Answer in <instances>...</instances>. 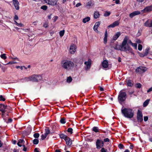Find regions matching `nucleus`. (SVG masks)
<instances>
[{
	"instance_id": "2eb2a0df",
	"label": "nucleus",
	"mask_w": 152,
	"mask_h": 152,
	"mask_svg": "<svg viewBox=\"0 0 152 152\" xmlns=\"http://www.w3.org/2000/svg\"><path fill=\"white\" fill-rule=\"evenodd\" d=\"M15 9L18 10L19 9V3L18 0H12Z\"/></svg>"
},
{
	"instance_id": "a18cd8bd",
	"label": "nucleus",
	"mask_w": 152,
	"mask_h": 152,
	"mask_svg": "<svg viewBox=\"0 0 152 152\" xmlns=\"http://www.w3.org/2000/svg\"><path fill=\"white\" fill-rule=\"evenodd\" d=\"M142 45L140 44H139L138 45V50H139L141 51L142 50Z\"/></svg>"
},
{
	"instance_id": "e433bc0d",
	"label": "nucleus",
	"mask_w": 152,
	"mask_h": 152,
	"mask_svg": "<svg viewBox=\"0 0 152 152\" xmlns=\"http://www.w3.org/2000/svg\"><path fill=\"white\" fill-rule=\"evenodd\" d=\"M64 30H63L62 31H60L59 32L60 36L61 37L63 36L64 34Z\"/></svg>"
},
{
	"instance_id": "0e129e2a",
	"label": "nucleus",
	"mask_w": 152,
	"mask_h": 152,
	"mask_svg": "<svg viewBox=\"0 0 152 152\" xmlns=\"http://www.w3.org/2000/svg\"><path fill=\"white\" fill-rule=\"evenodd\" d=\"M23 142H24V140L23 139H20L19 140L18 142L20 143H23Z\"/></svg>"
},
{
	"instance_id": "f03ea898",
	"label": "nucleus",
	"mask_w": 152,
	"mask_h": 152,
	"mask_svg": "<svg viewBox=\"0 0 152 152\" xmlns=\"http://www.w3.org/2000/svg\"><path fill=\"white\" fill-rule=\"evenodd\" d=\"M73 62L70 60H65L61 61V65L63 68L69 71L72 69L74 66Z\"/></svg>"
},
{
	"instance_id": "f8f14e48",
	"label": "nucleus",
	"mask_w": 152,
	"mask_h": 152,
	"mask_svg": "<svg viewBox=\"0 0 152 152\" xmlns=\"http://www.w3.org/2000/svg\"><path fill=\"white\" fill-rule=\"evenodd\" d=\"M152 11V5L145 7L143 10H141L143 13L148 12Z\"/></svg>"
},
{
	"instance_id": "603ef678",
	"label": "nucleus",
	"mask_w": 152,
	"mask_h": 152,
	"mask_svg": "<svg viewBox=\"0 0 152 152\" xmlns=\"http://www.w3.org/2000/svg\"><path fill=\"white\" fill-rule=\"evenodd\" d=\"M100 22L99 21H98V22H96L95 23V24L94 25H95V26H96L98 27L100 25Z\"/></svg>"
},
{
	"instance_id": "338daca9",
	"label": "nucleus",
	"mask_w": 152,
	"mask_h": 152,
	"mask_svg": "<svg viewBox=\"0 0 152 152\" xmlns=\"http://www.w3.org/2000/svg\"><path fill=\"white\" fill-rule=\"evenodd\" d=\"M136 42L138 43H140L141 41L140 39H137L136 40Z\"/></svg>"
},
{
	"instance_id": "cd10ccee",
	"label": "nucleus",
	"mask_w": 152,
	"mask_h": 152,
	"mask_svg": "<svg viewBox=\"0 0 152 152\" xmlns=\"http://www.w3.org/2000/svg\"><path fill=\"white\" fill-rule=\"evenodd\" d=\"M72 81V78L71 76H69L67 77L66 80V82L68 83L71 82Z\"/></svg>"
},
{
	"instance_id": "6e6552de",
	"label": "nucleus",
	"mask_w": 152,
	"mask_h": 152,
	"mask_svg": "<svg viewBox=\"0 0 152 152\" xmlns=\"http://www.w3.org/2000/svg\"><path fill=\"white\" fill-rule=\"evenodd\" d=\"M137 118L138 122H141L143 121V115L142 112L139 110L137 111Z\"/></svg>"
},
{
	"instance_id": "a211bd4d",
	"label": "nucleus",
	"mask_w": 152,
	"mask_h": 152,
	"mask_svg": "<svg viewBox=\"0 0 152 152\" xmlns=\"http://www.w3.org/2000/svg\"><path fill=\"white\" fill-rule=\"evenodd\" d=\"M66 142V144L68 145H71L72 143V140L68 137L65 140Z\"/></svg>"
},
{
	"instance_id": "b1692460",
	"label": "nucleus",
	"mask_w": 152,
	"mask_h": 152,
	"mask_svg": "<svg viewBox=\"0 0 152 152\" xmlns=\"http://www.w3.org/2000/svg\"><path fill=\"white\" fill-rule=\"evenodd\" d=\"M150 47H147L145 50V52L144 53L145 54V55L146 56L148 53L149 52L150 50Z\"/></svg>"
},
{
	"instance_id": "c756f323",
	"label": "nucleus",
	"mask_w": 152,
	"mask_h": 152,
	"mask_svg": "<svg viewBox=\"0 0 152 152\" xmlns=\"http://www.w3.org/2000/svg\"><path fill=\"white\" fill-rule=\"evenodd\" d=\"M92 130L95 132H98L99 131L98 128L96 126H94Z\"/></svg>"
},
{
	"instance_id": "6e6d98bb",
	"label": "nucleus",
	"mask_w": 152,
	"mask_h": 152,
	"mask_svg": "<svg viewBox=\"0 0 152 152\" xmlns=\"http://www.w3.org/2000/svg\"><path fill=\"white\" fill-rule=\"evenodd\" d=\"M139 55H140V56L141 57H143L145 56H146L145 55V54L144 53H139Z\"/></svg>"
},
{
	"instance_id": "4468645a",
	"label": "nucleus",
	"mask_w": 152,
	"mask_h": 152,
	"mask_svg": "<svg viewBox=\"0 0 152 152\" xmlns=\"http://www.w3.org/2000/svg\"><path fill=\"white\" fill-rule=\"evenodd\" d=\"M120 23V22L119 20H116L113 23L109 25L107 27L108 28H114L115 27L118 26Z\"/></svg>"
},
{
	"instance_id": "7ed1b4c3",
	"label": "nucleus",
	"mask_w": 152,
	"mask_h": 152,
	"mask_svg": "<svg viewBox=\"0 0 152 152\" xmlns=\"http://www.w3.org/2000/svg\"><path fill=\"white\" fill-rule=\"evenodd\" d=\"M121 112L124 116L127 118H131L134 115V112L131 108H122L121 110Z\"/></svg>"
},
{
	"instance_id": "ea45409f",
	"label": "nucleus",
	"mask_w": 152,
	"mask_h": 152,
	"mask_svg": "<svg viewBox=\"0 0 152 152\" xmlns=\"http://www.w3.org/2000/svg\"><path fill=\"white\" fill-rule=\"evenodd\" d=\"M47 136V135L44 134H42L41 136V139L42 140H44L45 138Z\"/></svg>"
},
{
	"instance_id": "052dcab7",
	"label": "nucleus",
	"mask_w": 152,
	"mask_h": 152,
	"mask_svg": "<svg viewBox=\"0 0 152 152\" xmlns=\"http://www.w3.org/2000/svg\"><path fill=\"white\" fill-rule=\"evenodd\" d=\"M23 150L24 151H27V148L26 147L25 145H23Z\"/></svg>"
},
{
	"instance_id": "c85d7f7f",
	"label": "nucleus",
	"mask_w": 152,
	"mask_h": 152,
	"mask_svg": "<svg viewBox=\"0 0 152 152\" xmlns=\"http://www.w3.org/2000/svg\"><path fill=\"white\" fill-rule=\"evenodd\" d=\"M36 77L37 79V82L39 80H40L42 79L41 76L39 75H36Z\"/></svg>"
},
{
	"instance_id": "dca6fc26",
	"label": "nucleus",
	"mask_w": 152,
	"mask_h": 152,
	"mask_svg": "<svg viewBox=\"0 0 152 152\" xmlns=\"http://www.w3.org/2000/svg\"><path fill=\"white\" fill-rule=\"evenodd\" d=\"M140 12L139 11H136L130 14L129 16L131 18H132L134 16L139 15L140 14Z\"/></svg>"
},
{
	"instance_id": "ddd939ff",
	"label": "nucleus",
	"mask_w": 152,
	"mask_h": 152,
	"mask_svg": "<svg viewBox=\"0 0 152 152\" xmlns=\"http://www.w3.org/2000/svg\"><path fill=\"white\" fill-rule=\"evenodd\" d=\"M76 46L74 44H72L70 46L69 51L72 54H73L75 53L76 51Z\"/></svg>"
},
{
	"instance_id": "f3484780",
	"label": "nucleus",
	"mask_w": 152,
	"mask_h": 152,
	"mask_svg": "<svg viewBox=\"0 0 152 152\" xmlns=\"http://www.w3.org/2000/svg\"><path fill=\"white\" fill-rule=\"evenodd\" d=\"M144 25L145 26L149 27H152V20L149 21L148 20L145 23Z\"/></svg>"
},
{
	"instance_id": "79ce46f5",
	"label": "nucleus",
	"mask_w": 152,
	"mask_h": 152,
	"mask_svg": "<svg viewBox=\"0 0 152 152\" xmlns=\"http://www.w3.org/2000/svg\"><path fill=\"white\" fill-rule=\"evenodd\" d=\"M67 132L72 134L73 133V129L71 128H69L67 129Z\"/></svg>"
},
{
	"instance_id": "58836bf2",
	"label": "nucleus",
	"mask_w": 152,
	"mask_h": 152,
	"mask_svg": "<svg viewBox=\"0 0 152 152\" xmlns=\"http://www.w3.org/2000/svg\"><path fill=\"white\" fill-rule=\"evenodd\" d=\"M48 8V7L46 5H43L41 7V9L44 10H46Z\"/></svg>"
},
{
	"instance_id": "4c0bfd02",
	"label": "nucleus",
	"mask_w": 152,
	"mask_h": 152,
	"mask_svg": "<svg viewBox=\"0 0 152 152\" xmlns=\"http://www.w3.org/2000/svg\"><path fill=\"white\" fill-rule=\"evenodd\" d=\"M131 45L133 47H134V48L136 49H137V43H132V44Z\"/></svg>"
},
{
	"instance_id": "412c9836",
	"label": "nucleus",
	"mask_w": 152,
	"mask_h": 152,
	"mask_svg": "<svg viewBox=\"0 0 152 152\" xmlns=\"http://www.w3.org/2000/svg\"><path fill=\"white\" fill-rule=\"evenodd\" d=\"M108 34L107 31H106L104 34V44L107 43V40Z\"/></svg>"
},
{
	"instance_id": "2f4dec72",
	"label": "nucleus",
	"mask_w": 152,
	"mask_h": 152,
	"mask_svg": "<svg viewBox=\"0 0 152 152\" xmlns=\"http://www.w3.org/2000/svg\"><path fill=\"white\" fill-rule=\"evenodd\" d=\"M110 12L109 11H106L104 14V16L105 17H107L110 15Z\"/></svg>"
},
{
	"instance_id": "864d4df0",
	"label": "nucleus",
	"mask_w": 152,
	"mask_h": 152,
	"mask_svg": "<svg viewBox=\"0 0 152 152\" xmlns=\"http://www.w3.org/2000/svg\"><path fill=\"white\" fill-rule=\"evenodd\" d=\"M16 67L17 69L20 68L21 70H22L23 69V67L26 69V68L25 66H16Z\"/></svg>"
},
{
	"instance_id": "4d7b16f0",
	"label": "nucleus",
	"mask_w": 152,
	"mask_h": 152,
	"mask_svg": "<svg viewBox=\"0 0 152 152\" xmlns=\"http://www.w3.org/2000/svg\"><path fill=\"white\" fill-rule=\"evenodd\" d=\"M124 145L121 144H119L118 145V147L121 149H122Z\"/></svg>"
},
{
	"instance_id": "680f3d73",
	"label": "nucleus",
	"mask_w": 152,
	"mask_h": 152,
	"mask_svg": "<svg viewBox=\"0 0 152 152\" xmlns=\"http://www.w3.org/2000/svg\"><path fill=\"white\" fill-rule=\"evenodd\" d=\"M113 1H115V3L116 4H119V0H113Z\"/></svg>"
},
{
	"instance_id": "39448f33",
	"label": "nucleus",
	"mask_w": 152,
	"mask_h": 152,
	"mask_svg": "<svg viewBox=\"0 0 152 152\" xmlns=\"http://www.w3.org/2000/svg\"><path fill=\"white\" fill-rule=\"evenodd\" d=\"M126 93L120 91L119 94L118 99L119 102L121 103L124 102L126 99Z\"/></svg>"
},
{
	"instance_id": "09e8293b",
	"label": "nucleus",
	"mask_w": 152,
	"mask_h": 152,
	"mask_svg": "<svg viewBox=\"0 0 152 152\" xmlns=\"http://www.w3.org/2000/svg\"><path fill=\"white\" fill-rule=\"evenodd\" d=\"M17 63V62H15V61H11L9 62H8V63L7 64H7V65L9 64H16Z\"/></svg>"
},
{
	"instance_id": "13d9d810",
	"label": "nucleus",
	"mask_w": 152,
	"mask_h": 152,
	"mask_svg": "<svg viewBox=\"0 0 152 152\" xmlns=\"http://www.w3.org/2000/svg\"><path fill=\"white\" fill-rule=\"evenodd\" d=\"M58 17L57 16H55L53 18V21L54 22H55L58 19Z\"/></svg>"
},
{
	"instance_id": "a878e982",
	"label": "nucleus",
	"mask_w": 152,
	"mask_h": 152,
	"mask_svg": "<svg viewBox=\"0 0 152 152\" xmlns=\"http://www.w3.org/2000/svg\"><path fill=\"white\" fill-rule=\"evenodd\" d=\"M149 102V100L147 99L143 103V107H145L147 106Z\"/></svg>"
},
{
	"instance_id": "5fc2aeb1",
	"label": "nucleus",
	"mask_w": 152,
	"mask_h": 152,
	"mask_svg": "<svg viewBox=\"0 0 152 152\" xmlns=\"http://www.w3.org/2000/svg\"><path fill=\"white\" fill-rule=\"evenodd\" d=\"M98 27L94 25V29L95 31H98L97 30V28Z\"/></svg>"
},
{
	"instance_id": "bf43d9fd",
	"label": "nucleus",
	"mask_w": 152,
	"mask_h": 152,
	"mask_svg": "<svg viewBox=\"0 0 152 152\" xmlns=\"http://www.w3.org/2000/svg\"><path fill=\"white\" fill-rule=\"evenodd\" d=\"M144 119L145 121H146L148 119V118L147 116H144Z\"/></svg>"
},
{
	"instance_id": "a19ab883",
	"label": "nucleus",
	"mask_w": 152,
	"mask_h": 152,
	"mask_svg": "<svg viewBox=\"0 0 152 152\" xmlns=\"http://www.w3.org/2000/svg\"><path fill=\"white\" fill-rule=\"evenodd\" d=\"M33 136L35 138H38L39 136V134L38 133H36L34 134Z\"/></svg>"
},
{
	"instance_id": "393cba45",
	"label": "nucleus",
	"mask_w": 152,
	"mask_h": 152,
	"mask_svg": "<svg viewBox=\"0 0 152 152\" xmlns=\"http://www.w3.org/2000/svg\"><path fill=\"white\" fill-rule=\"evenodd\" d=\"M60 138L61 139H63L65 140L68 137L66 135L61 134L59 135Z\"/></svg>"
},
{
	"instance_id": "f257e3e1",
	"label": "nucleus",
	"mask_w": 152,
	"mask_h": 152,
	"mask_svg": "<svg viewBox=\"0 0 152 152\" xmlns=\"http://www.w3.org/2000/svg\"><path fill=\"white\" fill-rule=\"evenodd\" d=\"M128 39V37H125L121 45H116L114 47V48L117 50L125 52L127 53L132 52V48H130L128 44H127Z\"/></svg>"
},
{
	"instance_id": "49530a36",
	"label": "nucleus",
	"mask_w": 152,
	"mask_h": 152,
	"mask_svg": "<svg viewBox=\"0 0 152 152\" xmlns=\"http://www.w3.org/2000/svg\"><path fill=\"white\" fill-rule=\"evenodd\" d=\"M101 149L100 150L101 152H107V150L105 149L104 148H101Z\"/></svg>"
},
{
	"instance_id": "1a4fd4ad",
	"label": "nucleus",
	"mask_w": 152,
	"mask_h": 152,
	"mask_svg": "<svg viewBox=\"0 0 152 152\" xmlns=\"http://www.w3.org/2000/svg\"><path fill=\"white\" fill-rule=\"evenodd\" d=\"M24 80L26 81H31L33 82H37L36 75H32L29 77H26L24 78Z\"/></svg>"
},
{
	"instance_id": "37998d69",
	"label": "nucleus",
	"mask_w": 152,
	"mask_h": 152,
	"mask_svg": "<svg viewBox=\"0 0 152 152\" xmlns=\"http://www.w3.org/2000/svg\"><path fill=\"white\" fill-rule=\"evenodd\" d=\"M91 2H88L87 3L86 7L87 8H89L91 6Z\"/></svg>"
},
{
	"instance_id": "774afa93",
	"label": "nucleus",
	"mask_w": 152,
	"mask_h": 152,
	"mask_svg": "<svg viewBox=\"0 0 152 152\" xmlns=\"http://www.w3.org/2000/svg\"><path fill=\"white\" fill-rule=\"evenodd\" d=\"M34 152H39L38 148H36L34 150Z\"/></svg>"
},
{
	"instance_id": "f704fd0d",
	"label": "nucleus",
	"mask_w": 152,
	"mask_h": 152,
	"mask_svg": "<svg viewBox=\"0 0 152 152\" xmlns=\"http://www.w3.org/2000/svg\"><path fill=\"white\" fill-rule=\"evenodd\" d=\"M3 59H5L7 58V57L6 56V54L3 53L0 56Z\"/></svg>"
},
{
	"instance_id": "423d86ee",
	"label": "nucleus",
	"mask_w": 152,
	"mask_h": 152,
	"mask_svg": "<svg viewBox=\"0 0 152 152\" xmlns=\"http://www.w3.org/2000/svg\"><path fill=\"white\" fill-rule=\"evenodd\" d=\"M104 144V143L103 140L101 139H97L96 142V148L97 149H100L103 147Z\"/></svg>"
},
{
	"instance_id": "473e14b6",
	"label": "nucleus",
	"mask_w": 152,
	"mask_h": 152,
	"mask_svg": "<svg viewBox=\"0 0 152 152\" xmlns=\"http://www.w3.org/2000/svg\"><path fill=\"white\" fill-rule=\"evenodd\" d=\"M127 85L129 86H132V83L131 82V81L130 80H127Z\"/></svg>"
},
{
	"instance_id": "72a5a7b5",
	"label": "nucleus",
	"mask_w": 152,
	"mask_h": 152,
	"mask_svg": "<svg viewBox=\"0 0 152 152\" xmlns=\"http://www.w3.org/2000/svg\"><path fill=\"white\" fill-rule=\"evenodd\" d=\"M39 142V141L38 139H35L34 140L33 142L34 144L37 145L38 144Z\"/></svg>"
},
{
	"instance_id": "3c124183",
	"label": "nucleus",
	"mask_w": 152,
	"mask_h": 152,
	"mask_svg": "<svg viewBox=\"0 0 152 152\" xmlns=\"http://www.w3.org/2000/svg\"><path fill=\"white\" fill-rule=\"evenodd\" d=\"M110 141V140L108 138H105L103 140V142H109Z\"/></svg>"
},
{
	"instance_id": "4be33fe9",
	"label": "nucleus",
	"mask_w": 152,
	"mask_h": 152,
	"mask_svg": "<svg viewBox=\"0 0 152 152\" xmlns=\"http://www.w3.org/2000/svg\"><path fill=\"white\" fill-rule=\"evenodd\" d=\"M100 16L99 12L98 11H96L94 13V18L95 19H97Z\"/></svg>"
},
{
	"instance_id": "6ab92c4d",
	"label": "nucleus",
	"mask_w": 152,
	"mask_h": 152,
	"mask_svg": "<svg viewBox=\"0 0 152 152\" xmlns=\"http://www.w3.org/2000/svg\"><path fill=\"white\" fill-rule=\"evenodd\" d=\"M102 65L104 68H107L108 66V63L107 60H104L102 63Z\"/></svg>"
},
{
	"instance_id": "5701e85b",
	"label": "nucleus",
	"mask_w": 152,
	"mask_h": 152,
	"mask_svg": "<svg viewBox=\"0 0 152 152\" xmlns=\"http://www.w3.org/2000/svg\"><path fill=\"white\" fill-rule=\"evenodd\" d=\"M90 20V18L89 17H87L83 19V21L84 23H86L88 22Z\"/></svg>"
},
{
	"instance_id": "0eeeda50",
	"label": "nucleus",
	"mask_w": 152,
	"mask_h": 152,
	"mask_svg": "<svg viewBox=\"0 0 152 152\" xmlns=\"http://www.w3.org/2000/svg\"><path fill=\"white\" fill-rule=\"evenodd\" d=\"M147 69V68L146 67L140 66L136 69L135 72L138 74H141L145 72Z\"/></svg>"
},
{
	"instance_id": "de8ad7c7",
	"label": "nucleus",
	"mask_w": 152,
	"mask_h": 152,
	"mask_svg": "<svg viewBox=\"0 0 152 152\" xmlns=\"http://www.w3.org/2000/svg\"><path fill=\"white\" fill-rule=\"evenodd\" d=\"M141 87V84L140 83H137L136 85V87L137 88H140Z\"/></svg>"
},
{
	"instance_id": "bb28decb",
	"label": "nucleus",
	"mask_w": 152,
	"mask_h": 152,
	"mask_svg": "<svg viewBox=\"0 0 152 152\" xmlns=\"http://www.w3.org/2000/svg\"><path fill=\"white\" fill-rule=\"evenodd\" d=\"M50 133V131L49 129L48 128H46L45 129V134L47 135Z\"/></svg>"
},
{
	"instance_id": "aec40b11",
	"label": "nucleus",
	"mask_w": 152,
	"mask_h": 152,
	"mask_svg": "<svg viewBox=\"0 0 152 152\" xmlns=\"http://www.w3.org/2000/svg\"><path fill=\"white\" fill-rule=\"evenodd\" d=\"M121 34L120 32H117L116 34L113 36V39L114 40H116L121 35Z\"/></svg>"
},
{
	"instance_id": "69168bd1",
	"label": "nucleus",
	"mask_w": 152,
	"mask_h": 152,
	"mask_svg": "<svg viewBox=\"0 0 152 152\" xmlns=\"http://www.w3.org/2000/svg\"><path fill=\"white\" fill-rule=\"evenodd\" d=\"M152 91V87L149 88L148 90H147V92L148 93L149 92H150Z\"/></svg>"
},
{
	"instance_id": "8fccbe9b",
	"label": "nucleus",
	"mask_w": 152,
	"mask_h": 152,
	"mask_svg": "<svg viewBox=\"0 0 152 152\" xmlns=\"http://www.w3.org/2000/svg\"><path fill=\"white\" fill-rule=\"evenodd\" d=\"M0 99L1 101H4L5 100V99L2 95L0 96Z\"/></svg>"
},
{
	"instance_id": "9d476101",
	"label": "nucleus",
	"mask_w": 152,
	"mask_h": 152,
	"mask_svg": "<svg viewBox=\"0 0 152 152\" xmlns=\"http://www.w3.org/2000/svg\"><path fill=\"white\" fill-rule=\"evenodd\" d=\"M46 3L48 5L51 6H55L57 4V0H44Z\"/></svg>"
},
{
	"instance_id": "7c9ffc66",
	"label": "nucleus",
	"mask_w": 152,
	"mask_h": 152,
	"mask_svg": "<svg viewBox=\"0 0 152 152\" xmlns=\"http://www.w3.org/2000/svg\"><path fill=\"white\" fill-rule=\"evenodd\" d=\"M60 122L62 124H64L66 123L65 118H61L60 120Z\"/></svg>"
},
{
	"instance_id": "c03bdc74",
	"label": "nucleus",
	"mask_w": 152,
	"mask_h": 152,
	"mask_svg": "<svg viewBox=\"0 0 152 152\" xmlns=\"http://www.w3.org/2000/svg\"><path fill=\"white\" fill-rule=\"evenodd\" d=\"M19 18L18 16L16 15H15L14 17V20L15 23V21L18 20Z\"/></svg>"
},
{
	"instance_id": "9b49d317",
	"label": "nucleus",
	"mask_w": 152,
	"mask_h": 152,
	"mask_svg": "<svg viewBox=\"0 0 152 152\" xmlns=\"http://www.w3.org/2000/svg\"><path fill=\"white\" fill-rule=\"evenodd\" d=\"M91 61V59L89 58L87 61H86L84 62V64L86 66L85 68L86 70H87L90 68Z\"/></svg>"
},
{
	"instance_id": "20e7f679",
	"label": "nucleus",
	"mask_w": 152,
	"mask_h": 152,
	"mask_svg": "<svg viewBox=\"0 0 152 152\" xmlns=\"http://www.w3.org/2000/svg\"><path fill=\"white\" fill-rule=\"evenodd\" d=\"M10 108V107L7 106V105H1V108L0 110L2 113V117L4 118V117L5 116V115L6 114L5 113H8L9 112L8 109Z\"/></svg>"
},
{
	"instance_id": "c9c22d12",
	"label": "nucleus",
	"mask_w": 152,
	"mask_h": 152,
	"mask_svg": "<svg viewBox=\"0 0 152 152\" xmlns=\"http://www.w3.org/2000/svg\"><path fill=\"white\" fill-rule=\"evenodd\" d=\"M17 26L21 27L24 26V25L22 23H18L16 21H15V23Z\"/></svg>"
},
{
	"instance_id": "e2e57ef3",
	"label": "nucleus",
	"mask_w": 152,
	"mask_h": 152,
	"mask_svg": "<svg viewBox=\"0 0 152 152\" xmlns=\"http://www.w3.org/2000/svg\"><path fill=\"white\" fill-rule=\"evenodd\" d=\"M81 5V4L80 3H77L76 5V7H79Z\"/></svg>"
}]
</instances>
